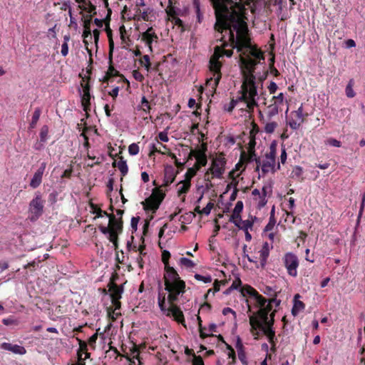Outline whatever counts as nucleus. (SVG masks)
I'll list each match as a JSON object with an SVG mask.
<instances>
[{"label": "nucleus", "instance_id": "13", "mask_svg": "<svg viewBox=\"0 0 365 365\" xmlns=\"http://www.w3.org/2000/svg\"><path fill=\"white\" fill-rule=\"evenodd\" d=\"M206 149V145H204L203 150H191L190 153H189L188 159H192V157L196 158V162L194 164L193 168L197 170H199L201 167L205 166L207 163V155L205 154Z\"/></svg>", "mask_w": 365, "mask_h": 365}, {"label": "nucleus", "instance_id": "42", "mask_svg": "<svg viewBox=\"0 0 365 365\" xmlns=\"http://www.w3.org/2000/svg\"><path fill=\"white\" fill-rule=\"evenodd\" d=\"M140 66H144L147 71H149L150 69V66H151L149 56L148 55L143 56L140 59Z\"/></svg>", "mask_w": 365, "mask_h": 365}, {"label": "nucleus", "instance_id": "2", "mask_svg": "<svg viewBox=\"0 0 365 365\" xmlns=\"http://www.w3.org/2000/svg\"><path fill=\"white\" fill-rule=\"evenodd\" d=\"M112 14V11L110 9H108V15L106 18L103 20L95 19L94 23L95 24L99 27L102 28L103 24H106V31L107 33V36L109 41V53H108V60H109V67L108 71L106 72L105 75L101 79V90L104 97L110 96L114 100V86H110V83H112L114 81V65L113 63V53L114 51V40L113 38V31L110 28L109 22L110 21V16Z\"/></svg>", "mask_w": 365, "mask_h": 365}, {"label": "nucleus", "instance_id": "27", "mask_svg": "<svg viewBox=\"0 0 365 365\" xmlns=\"http://www.w3.org/2000/svg\"><path fill=\"white\" fill-rule=\"evenodd\" d=\"M119 32H120L122 43L123 44V47L130 46V40L129 38L128 34H127L125 28L123 25L120 26Z\"/></svg>", "mask_w": 365, "mask_h": 365}, {"label": "nucleus", "instance_id": "38", "mask_svg": "<svg viewBox=\"0 0 365 365\" xmlns=\"http://www.w3.org/2000/svg\"><path fill=\"white\" fill-rule=\"evenodd\" d=\"M41 113V110L40 108H36L33 113L31 122L30 123V128H34L37 124L38 120H39L40 115Z\"/></svg>", "mask_w": 365, "mask_h": 365}, {"label": "nucleus", "instance_id": "59", "mask_svg": "<svg viewBox=\"0 0 365 365\" xmlns=\"http://www.w3.org/2000/svg\"><path fill=\"white\" fill-rule=\"evenodd\" d=\"M133 76L136 81L139 82H143L144 80L143 75L138 70H134L133 71Z\"/></svg>", "mask_w": 365, "mask_h": 365}, {"label": "nucleus", "instance_id": "53", "mask_svg": "<svg viewBox=\"0 0 365 365\" xmlns=\"http://www.w3.org/2000/svg\"><path fill=\"white\" fill-rule=\"evenodd\" d=\"M326 144L334 146V147H336V148H339L341 145V143L339 140H338L335 138H332L327 139L326 140Z\"/></svg>", "mask_w": 365, "mask_h": 365}, {"label": "nucleus", "instance_id": "19", "mask_svg": "<svg viewBox=\"0 0 365 365\" xmlns=\"http://www.w3.org/2000/svg\"><path fill=\"white\" fill-rule=\"evenodd\" d=\"M0 348L4 350L11 351L14 354L24 355L26 353V349L17 344H12L7 342L1 344Z\"/></svg>", "mask_w": 365, "mask_h": 365}, {"label": "nucleus", "instance_id": "31", "mask_svg": "<svg viewBox=\"0 0 365 365\" xmlns=\"http://www.w3.org/2000/svg\"><path fill=\"white\" fill-rule=\"evenodd\" d=\"M116 167L120 171L122 176H125V175H127L128 168L126 161L123 160V157L119 158V160L118 163L115 162V168Z\"/></svg>", "mask_w": 365, "mask_h": 365}, {"label": "nucleus", "instance_id": "45", "mask_svg": "<svg viewBox=\"0 0 365 365\" xmlns=\"http://www.w3.org/2000/svg\"><path fill=\"white\" fill-rule=\"evenodd\" d=\"M140 108L146 113H150L151 109L150 103L145 96H143L141 99Z\"/></svg>", "mask_w": 365, "mask_h": 365}, {"label": "nucleus", "instance_id": "3", "mask_svg": "<svg viewBox=\"0 0 365 365\" xmlns=\"http://www.w3.org/2000/svg\"><path fill=\"white\" fill-rule=\"evenodd\" d=\"M219 51V48H214V53L210 58L208 65L211 76L207 78L206 81V85L211 88V91L213 93H215L222 78L221 68L222 67V63L220 61L221 55L218 53Z\"/></svg>", "mask_w": 365, "mask_h": 365}, {"label": "nucleus", "instance_id": "35", "mask_svg": "<svg viewBox=\"0 0 365 365\" xmlns=\"http://www.w3.org/2000/svg\"><path fill=\"white\" fill-rule=\"evenodd\" d=\"M354 86V81L353 78L350 79L346 85L345 88V93L348 98H354L356 96L355 92L353 90V87Z\"/></svg>", "mask_w": 365, "mask_h": 365}, {"label": "nucleus", "instance_id": "12", "mask_svg": "<svg viewBox=\"0 0 365 365\" xmlns=\"http://www.w3.org/2000/svg\"><path fill=\"white\" fill-rule=\"evenodd\" d=\"M108 290L106 288L99 289L104 294L103 300L110 298L111 305L106 307L107 315L111 322H114V272L110 274V281L108 284Z\"/></svg>", "mask_w": 365, "mask_h": 365}, {"label": "nucleus", "instance_id": "21", "mask_svg": "<svg viewBox=\"0 0 365 365\" xmlns=\"http://www.w3.org/2000/svg\"><path fill=\"white\" fill-rule=\"evenodd\" d=\"M76 1L81 5L79 7L88 12L89 14H92L93 16L96 14V6L91 2L89 0H76Z\"/></svg>", "mask_w": 365, "mask_h": 365}, {"label": "nucleus", "instance_id": "47", "mask_svg": "<svg viewBox=\"0 0 365 365\" xmlns=\"http://www.w3.org/2000/svg\"><path fill=\"white\" fill-rule=\"evenodd\" d=\"M277 127V123L276 122H270L267 123L264 126V131L267 133L271 134L274 133L276 128Z\"/></svg>", "mask_w": 365, "mask_h": 365}, {"label": "nucleus", "instance_id": "40", "mask_svg": "<svg viewBox=\"0 0 365 365\" xmlns=\"http://www.w3.org/2000/svg\"><path fill=\"white\" fill-rule=\"evenodd\" d=\"M267 116L271 118L279 113L280 108L272 103L267 107Z\"/></svg>", "mask_w": 365, "mask_h": 365}, {"label": "nucleus", "instance_id": "22", "mask_svg": "<svg viewBox=\"0 0 365 365\" xmlns=\"http://www.w3.org/2000/svg\"><path fill=\"white\" fill-rule=\"evenodd\" d=\"M269 250L270 247L268 242H264L259 251V259L262 267H264L267 264V259L269 255Z\"/></svg>", "mask_w": 365, "mask_h": 365}, {"label": "nucleus", "instance_id": "24", "mask_svg": "<svg viewBox=\"0 0 365 365\" xmlns=\"http://www.w3.org/2000/svg\"><path fill=\"white\" fill-rule=\"evenodd\" d=\"M136 13L140 16V18L145 21H151L150 17L153 16V9L150 7L143 11H142L140 8H138Z\"/></svg>", "mask_w": 365, "mask_h": 365}, {"label": "nucleus", "instance_id": "7", "mask_svg": "<svg viewBox=\"0 0 365 365\" xmlns=\"http://www.w3.org/2000/svg\"><path fill=\"white\" fill-rule=\"evenodd\" d=\"M89 205L92 210L91 212L96 215V217H101L103 216L108 217L109 220L108 227L101 225L98 228L104 235L108 236L110 242L114 245V214H108L107 212L103 211L101 207L92 202H89Z\"/></svg>", "mask_w": 365, "mask_h": 365}, {"label": "nucleus", "instance_id": "36", "mask_svg": "<svg viewBox=\"0 0 365 365\" xmlns=\"http://www.w3.org/2000/svg\"><path fill=\"white\" fill-rule=\"evenodd\" d=\"M179 184H182L178 191V196H180L182 194H186L190 188L191 182L182 180L179 182Z\"/></svg>", "mask_w": 365, "mask_h": 365}, {"label": "nucleus", "instance_id": "26", "mask_svg": "<svg viewBox=\"0 0 365 365\" xmlns=\"http://www.w3.org/2000/svg\"><path fill=\"white\" fill-rule=\"evenodd\" d=\"M81 105L86 113H88L91 110V93H86L82 94Z\"/></svg>", "mask_w": 365, "mask_h": 365}, {"label": "nucleus", "instance_id": "43", "mask_svg": "<svg viewBox=\"0 0 365 365\" xmlns=\"http://www.w3.org/2000/svg\"><path fill=\"white\" fill-rule=\"evenodd\" d=\"M284 100V96L282 93H279L277 96H274L272 98L273 101L272 104H275L277 106L280 108V106L283 104Z\"/></svg>", "mask_w": 365, "mask_h": 365}, {"label": "nucleus", "instance_id": "60", "mask_svg": "<svg viewBox=\"0 0 365 365\" xmlns=\"http://www.w3.org/2000/svg\"><path fill=\"white\" fill-rule=\"evenodd\" d=\"M113 108H114L113 103H111V104L106 103L104 105V110H105V113L107 116L111 115V111L113 110Z\"/></svg>", "mask_w": 365, "mask_h": 365}, {"label": "nucleus", "instance_id": "46", "mask_svg": "<svg viewBox=\"0 0 365 365\" xmlns=\"http://www.w3.org/2000/svg\"><path fill=\"white\" fill-rule=\"evenodd\" d=\"M180 264L187 268H192L195 266V263L193 261L185 257L180 259Z\"/></svg>", "mask_w": 365, "mask_h": 365}, {"label": "nucleus", "instance_id": "34", "mask_svg": "<svg viewBox=\"0 0 365 365\" xmlns=\"http://www.w3.org/2000/svg\"><path fill=\"white\" fill-rule=\"evenodd\" d=\"M255 300V307L259 309L264 307L267 303V299L259 293L254 297Z\"/></svg>", "mask_w": 365, "mask_h": 365}, {"label": "nucleus", "instance_id": "10", "mask_svg": "<svg viewBox=\"0 0 365 365\" xmlns=\"http://www.w3.org/2000/svg\"><path fill=\"white\" fill-rule=\"evenodd\" d=\"M276 312L277 310H273L267 315V320L261 319L260 324L262 328H257V331L259 333L262 331V334L267 337L269 342L272 344L273 346L275 345V331L274 330L273 326Z\"/></svg>", "mask_w": 365, "mask_h": 365}, {"label": "nucleus", "instance_id": "48", "mask_svg": "<svg viewBox=\"0 0 365 365\" xmlns=\"http://www.w3.org/2000/svg\"><path fill=\"white\" fill-rule=\"evenodd\" d=\"M48 134V128L46 125H43L40 131L39 135L41 141L46 142Z\"/></svg>", "mask_w": 365, "mask_h": 365}, {"label": "nucleus", "instance_id": "39", "mask_svg": "<svg viewBox=\"0 0 365 365\" xmlns=\"http://www.w3.org/2000/svg\"><path fill=\"white\" fill-rule=\"evenodd\" d=\"M243 210V202L242 201H238L235 207L232 211V213L231 215H232V219L234 218H240V213L242 212Z\"/></svg>", "mask_w": 365, "mask_h": 365}, {"label": "nucleus", "instance_id": "33", "mask_svg": "<svg viewBox=\"0 0 365 365\" xmlns=\"http://www.w3.org/2000/svg\"><path fill=\"white\" fill-rule=\"evenodd\" d=\"M254 224V219L252 220H242L241 222L240 225L235 223V226H237L239 229L243 230L244 231H247L248 229H252Z\"/></svg>", "mask_w": 365, "mask_h": 365}, {"label": "nucleus", "instance_id": "44", "mask_svg": "<svg viewBox=\"0 0 365 365\" xmlns=\"http://www.w3.org/2000/svg\"><path fill=\"white\" fill-rule=\"evenodd\" d=\"M197 170L193 167L189 168L185 174V181L190 182L192 178L196 175Z\"/></svg>", "mask_w": 365, "mask_h": 365}, {"label": "nucleus", "instance_id": "64", "mask_svg": "<svg viewBox=\"0 0 365 365\" xmlns=\"http://www.w3.org/2000/svg\"><path fill=\"white\" fill-rule=\"evenodd\" d=\"M242 284V281L240 278H237L232 282V284L231 287H230V289H238Z\"/></svg>", "mask_w": 365, "mask_h": 365}, {"label": "nucleus", "instance_id": "20", "mask_svg": "<svg viewBox=\"0 0 365 365\" xmlns=\"http://www.w3.org/2000/svg\"><path fill=\"white\" fill-rule=\"evenodd\" d=\"M79 343V349L77 351L78 361L72 365H86L84 361L85 359H83V353L87 351V344L81 339H78Z\"/></svg>", "mask_w": 365, "mask_h": 365}, {"label": "nucleus", "instance_id": "23", "mask_svg": "<svg viewBox=\"0 0 365 365\" xmlns=\"http://www.w3.org/2000/svg\"><path fill=\"white\" fill-rule=\"evenodd\" d=\"M93 15L87 14L83 16V31H85V37L89 36L90 40L93 39L91 34V24L92 22Z\"/></svg>", "mask_w": 365, "mask_h": 365}, {"label": "nucleus", "instance_id": "5", "mask_svg": "<svg viewBox=\"0 0 365 365\" xmlns=\"http://www.w3.org/2000/svg\"><path fill=\"white\" fill-rule=\"evenodd\" d=\"M227 160L223 153H220L212 161L211 166L205 175V180L209 182L207 187L210 188L213 185L211 182L214 178H222L225 170Z\"/></svg>", "mask_w": 365, "mask_h": 365}, {"label": "nucleus", "instance_id": "54", "mask_svg": "<svg viewBox=\"0 0 365 365\" xmlns=\"http://www.w3.org/2000/svg\"><path fill=\"white\" fill-rule=\"evenodd\" d=\"M227 348L229 349L228 356H229V358H232V361L230 362V364L235 363L236 356H235V350L229 344H227Z\"/></svg>", "mask_w": 365, "mask_h": 365}, {"label": "nucleus", "instance_id": "9", "mask_svg": "<svg viewBox=\"0 0 365 365\" xmlns=\"http://www.w3.org/2000/svg\"><path fill=\"white\" fill-rule=\"evenodd\" d=\"M165 196V194L160 188H154L150 196L141 202L143 209L147 212L152 211L155 212L164 200Z\"/></svg>", "mask_w": 365, "mask_h": 365}, {"label": "nucleus", "instance_id": "11", "mask_svg": "<svg viewBox=\"0 0 365 365\" xmlns=\"http://www.w3.org/2000/svg\"><path fill=\"white\" fill-rule=\"evenodd\" d=\"M282 263L289 276L292 277H297L299 260L294 253L292 252L285 253L282 257Z\"/></svg>", "mask_w": 365, "mask_h": 365}, {"label": "nucleus", "instance_id": "41", "mask_svg": "<svg viewBox=\"0 0 365 365\" xmlns=\"http://www.w3.org/2000/svg\"><path fill=\"white\" fill-rule=\"evenodd\" d=\"M2 323L6 326H18L19 324V321L14 318V317L10 316L8 318L3 319Z\"/></svg>", "mask_w": 365, "mask_h": 365}, {"label": "nucleus", "instance_id": "63", "mask_svg": "<svg viewBox=\"0 0 365 365\" xmlns=\"http://www.w3.org/2000/svg\"><path fill=\"white\" fill-rule=\"evenodd\" d=\"M240 160V163H243V165L245 163H250V160H248L247 154L245 150L241 151Z\"/></svg>", "mask_w": 365, "mask_h": 365}, {"label": "nucleus", "instance_id": "52", "mask_svg": "<svg viewBox=\"0 0 365 365\" xmlns=\"http://www.w3.org/2000/svg\"><path fill=\"white\" fill-rule=\"evenodd\" d=\"M262 291L264 294L270 297V298H272L273 296H276V294H277L275 290L269 286L265 287V288Z\"/></svg>", "mask_w": 365, "mask_h": 365}, {"label": "nucleus", "instance_id": "51", "mask_svg": "<svg viewBox=\"0 0 365 365\" xmlns=\"http://www.w3.org/2000/svg\"><path fill=\"white\" fill-rule=\"evenodd\" d=\"M267 187L266 186H264L262 187V192L260 195V198H261V201L259 202V206L260 207H263L265 205V204L267 203V200H265L266 198V196H267Z\"/></svg>", "mask_w": 365, "mask_h": 365}, {"label": "nucleus", "instance_id": "25", "mask_svg": "<svg viewBox=\"0 0 365 365\" xmlns=\"http://www.w3.org/2000/svg\"><path fill=\"white\" fill-rule=\"evenodd\" d=\"M303 168L299 165H296L293 168L290 177L293 179L297 180L299 181H302L304 180L303 178Z\"/></svg>", "mask_w": 365, "mask_h": 365}, {"label": "nucleus", "instance_id": "15", "mask_svg": "<svg viewBox=\"0 0 365 365\" xmlns=\"http://www.w3.org/2000/svg\"><path fill=\"white\" fill-rule=\"evenodd\" d=\"M141 40L148 47L150 52H153V42H158V36L153 27H149L145 32L141 34Z\"/></svg>", "mask_w": 365, "mask_h": 365}, {"label": "nucleus", "instance_id": "32", "mask_svg": "<svg viewBox=\"0 0 365 365\" xmlns=\"http://www.w3.org/2000/svg\"><path fill=\"white\" fill-rule=\"evenodd\" d=\"M90 79L91 77L89 76L82 77V80L81 82V86L82 87L83 93H90L91 86H90Z\"/></svg>", "mask_w": 365, "mask_h": 365}, {"label": "nucleus", "instance_id": "62", "mask_svg": "<svg viewBox=\"0 0 365 365\" xmlns=\"http://www.w3.org/2000/svg\"><path fill=\"white\" fill-rule=\"evenodd\" d=\"M192 363V365H204L203 359L200 356H194Z\"/></svg>", "mask_w": 365, "mask_h": 365}, {"label": "nucleus", "instance_id": "6", "mask_svg": "<svg viewBox=\"0 0 365 365\" xmlns=\"http://www.w3.org/2000/svg\"><path fill=\"white\" fill-rule=\"evenodd\" d=\"M272 310V304L269 303V300H267V303L262 307V309H258L256 312L252 313L249 317L250 324L251 326V333L254 336L255 339L259 338V332L257 331V328H262L260 324L261 319H267V315Z\"/></svg>", "mask_w": 365, "mask_h": 365}, {"label": "nucleus", "instance_id": "4", "mask_svg": "<svg viewBox=\"0 0 365 365\" xmlns=\"http://www.w3.org/2000/svg\"><path fill=\"white\" fill-rule=\"evenodd\" d=\"M276 147L272 144L270 146L269 152L265 154V159L261 160L260 158H255V170L259 171L261 167L262 175H265L269 172L274 173L277 170H280L279 163L276 166Z\"/></svg>", "mask_w": 365, "mask_h": 365}, {"label": "nucleus", "instance_id": "57", "mask_svg": "<svg viewBox=\"0 0 365 365\" xmlns=\"http://www.w3.org/2000/svg\"><path fill=\"white\" fill-rule=\"evenodd\" d=\"M213 207L214 204L212 202H209L207 205L201 210V213L208 215Z\"/></svg>", "mask_w": 365, "mask_h": 365}, {"label": "nucleus", "instance_id": "14", "mask_svg": "<svg viewBox=\"0 0 365 365\" xmlns=\"http://www.w3.org/2000/svg\"><path fill=\"white\" fill-rule=\"evenodd\" d=\"M304 121L303 116V108L301 106L297 110L291 113L288 120V125L293 130H297Z\"/></svg>", "mask_w": 365, "mask_h": 365}, {"label": "nucleus", "instance_id": "18", "mask_svg": "<svg viewBox=\"0 0 365 365\" xmlns=\"http://www.w3.org/2000/svg\"><path fill=\"white\" fill-rule=\"evenodd\" d=\"M225 35L222 34V36L219 39H217V41L222 42V45L216 46L215 48H220L218 53L221 55V58L223 57L224 56H226L227 57L230 58L232 56L233 51H232V49H230V50L226 49V47L230 46V43L229 41V39L227 41H226L225 39Z\"/></svg>", "mask_w": 365, "mask_h": 365}, {"label": "nucleus", "instance_id": "28", "mask_svg": "<svg viewBox=\"0 0 365 365\" xmlns=\"http://www.w3.org/2000/svg\"><path fill=\"white\" fill-rule=\"evenodd\" d=\"M299 295L297 294L295 295L294 297V306L292 309V314L294 315V316H297L298 314V313L304 309L305 307V305L304 304L301 302V301H299V300H296V299L297 297H299Z\"/></svg>", "mask_w": 365, "mask_h": 365}, {"label": "nucleus", "instance_id": "58", "mask_svg": "<svg viewBox=\"0 0 365 365\" xmlns=\"http://www.w3.org/2000/svg\"><path fill=\"white\" fill-rule=\"evenodd\" d=\"M123 291V286H118L115 284V305L117 304V299H120L121 298Z\"/></svg>", "mask_w": 365, "mask_h": 365}, {"label": "nucleus", "instance_id": "30", "mask_svg": "<svg viewBox=\"0 0 365 365\" xmlns=\"http://www.w3.org/2000/svg\"><path fill=\"white\" fill-rule=\"evenodd\" d=\"M93 131L94 133H97L96 129H94L93 127H91V126L90 127L86 126L83 129V133L81 134V136H82L84 139L83 146L85 148H86L87 149L89 147L88 133L89 132H93Z\"/></svg>", "mask_w": 365, "mask_h": 365}, {"label": "nucleus", "instance_id": "37", "mask_svg": "<svg viewBox=\"0 0 365 365\" xmlns=\"http://www.w3.org/2000/svg\"><path fill=\"white\" fill-rule=\"evenodd\" d=\"M193 6L195 10L197 22L201 23L203 19V15L200 11V0H193Z\"/></svg>", "mask_w": 365, "mask_h": 365}, {"label": "nucleus", "instance_id": "8", "mask_svg": "<svg viewBox=\"0 0 365 365\" xmlns=\"http://www.w3.org/2000/svg\"><path fill=\"white\" fill-rule=\"evenodd\" d=\"M45 200L43 199L40 192H36L34 197L29 204V217L31 222H36L43 215Z\"/></svg>", "mask_w": 365, "mask_h": 365}, {"label": "nucleus", "instance_id": "49", "mask_svg": "<svg viewBox=\"0 0 365 365\" xmlns=\"http://www.w3.org/2000/svg\"><path fill=\"white\" fill-rule=\"evenodd\" d=\"M195 279L198 281H202L204 283H210L212 282V277L210 275L202 276L200 274H195L194 276Z\"/></svg>", "mask_w": 365, "mask_h": 365}, {"label": "nucleus", "instance_id": "56", "mask_svg": "<svg viewBox=\"0 0 365 365\" xmlns=\"http://www.w3.org/2000/svg\"><path fill=\"white\" fill-rule=\"evenodd\" d=\"M169 3H170V4H172L170 0H169ZM166 13H167L168 16L170 17L173 18V17L176 16L175 9L172 5H170L168 6V8L166 9Z\"/></svg>", "mask_w": 365, "mask_h": 365}, {"label": "nucleus", "instance_id": "16", "mask_svg": "<svg viewBox=\"0 0 365 365\" xmlns=\"http://www.w3.org/2000/svg\"><path fill=\"white\" fill-rule=\"evenodd\" d=\"M46 163L43 162L41 163L38 170L35 172L33 178H31L29 185L35 189L40 186L42 182L43 175L46 168Z\"/></svg>", "mask_w": 365, "mask_h": 365}, {"label": "nucleus", "instance_id": "17", "mask_svg": "<svg viewBox=\"0 0 365 365\" xmlns=\"http://www.w3.org/2000/svg\"><path fill=\"white\" fill-rule=\"evenodd\" d=\"M178 173L172 165H167L164 170V182L163 185L167 187L172 184Z\"/></svg>", "mask_w": 365, "mask_h": 365}, {"label": "nucleus", "instance_id": "1", "mask_svg": "<svg viewBox=\"0 0 365 365\" xmlns=\"http://www.w3.org/2000/svg\"><path fill=\"white\" fill-rule=\"evenodd\" d=\"M170 253L168 250L162 252V262L165 265L164 282L165 289L168 292L167 307L165 294H158V305L160 310L167 316L173 317L174 320L184 324L185 317L180 308L176 304L178 297L185 292V282L181 279L174 267L169 265Z\"/></svg>", "mask_w": 365, "mask_h": 365}, {"label": "nucleus", "instance_id": "29", "mask_svg": "<svg viewBox=\"0 0 365 365\" xmlns=\"http://www.w3.org/2000/svg\"><path fill=\"white\" fill-rule=\"evenodd\" d=\"M240 292L242 296L245 297L249 295L250 297H255L258 292L250 285H245L240 289Z\"/></svg>", "mask_w": 365, "mask_h": 365}, {"label": "nucleus", "instance_id": "55", "mask_svg": "<svg viewBox=\"0 0 365 365\" xmlns=\"http://www.w3.org/2000/svg\"><path fill=\"white\" fill-rule=\"evenodd\" d=\"M275 225V220L273 217H270L269 218V222L267 223V225L265 226V228L264 230V232H269V231H271L272 230V229L274 228Z\"/></svg>", "mask_w": 365, "mask_h": 365}, {"label": "nucleus", "instance_id": "61", "mask_svg": "<svg viewBox=\"0 0 365 365\" xmlns=\"http://www.w3.org/2000/svg\"><path fill=\"white\" fill-rule=\"evenodd\" d=\"M221 284H225V282L215 279L213 284V294L220 291Z\"/></svg>", "mask_w": 365, "mask_h": 365}, {"label": "nucleus", "instance_id": "50", "mask_svg": "<svg viewBox=\"0 0 365 365\" xmlns=\"http://www.w3.org/2000/svg\"><path fill=\"white\" fill-rule=\"evenodd\" d=\"M128 152L131 155H135L139 153V146L136 143H132L128 147Z\"/></svg>", "mask_w": 365, "mask_h": 365}]
</instances>
